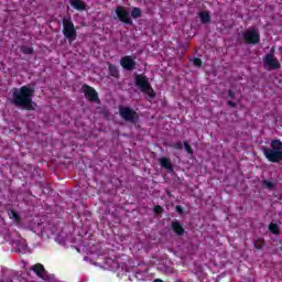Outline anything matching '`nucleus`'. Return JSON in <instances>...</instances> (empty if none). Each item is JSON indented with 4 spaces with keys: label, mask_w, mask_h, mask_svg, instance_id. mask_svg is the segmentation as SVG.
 I'll return each instance as SVG.
<instances>
[{
    "label": "nucleus",
    "mask_w": 282,
    "mask_h": 282,
    "mask_svg": "<svg viewBox=\"0 0 282 282\" xmlns=\"http://www.w3.org/2000/svg\"><path fill=\"white\" fill-rule=\"evenodd\" d=\"M33 94L34 88L30 86H23L20 89L13 90L14 105L21 107V109H26L28 111L36 109V104L32 101Z\"/></svg>",
    "instance_id": "obj_1"
},
{
    "label": "nucleus",
    "mask_w": 282,
    "mask_h": 282,
    "mask_svg": "<svg viewBox=\"0 0 282 282\" xmlns=\"http://www.w3.org/2000/svg\"><path fill=\"white\" fill-rule=\"evenodd\" d=\"M264 158L269 162L279 163L282 160V142L281 140L271 141V148H263Z\"/></svg>",
    "instance_id": "obj_2"
},
{
    "label": "nucleus",
    "mask_w": 282,
    "mask_h": 282,
    "mask_svg": "<svg viewBox=\"0 0 282 282\" xmlns=\"http://www.w3.org/2000/svg\"><path fill=\"white\" fill-rule=\"evenodd\" d=\"M135 84L137 87L143 91V94H147L149 98H155V90L151 88V84H149V80H147V77L144 75H137L135 76Z\"/></svg>",
    "instance_id": "obj_3"
},
{
    "label": "nucleus",
    "mask_w": 282,
    "mask_h": 282,
    "mask_svg": "<svg viewBox=\"0 0 282 282\" xmlns=\"http://www.w3.org/2000/svg\"><path fill=\"white\" fill-rule=\"evenodd\" d=\"M63 34L69 41V43H74V40L77 36L76 29L74 28V22H72L70 18L63 19Z\"/></svg>",
    "instance_id": "obj_4"
},
{
    "label": "nucleus",
    "mask_w": 282,
    "mask_h": 282,
    "mask_svg": "<svg viewBox=\"0 0 282 282\" xmlns=\"http://www.w3.org/2000/svg\"><path fill=\"white\" fill-rule=\"evenodd\" d=\"M0 282H25V280L19 276V273L14 272L13 270L6 269L3 270Z\"/></svg>",
    "instance_id": "obj_5"
},
{
    "label": "nucleus",
    "mask_w": 282,
    "mask_h": 282,
    "mask_svg": "<svg viewBox=\"0 0 282 282\" xmlns=\"http://www.w3.org/2000/svg\"><path fill=\"white\" fill-rule=\"evenodd\" d=\"M264 67L267 69H280L281 63H279V59L274 57V53H269L263 58Z\"/></svg>",
    "instance_id": "obj_6"
},
{
    "label": "nucleus",
    "mask_w": 282,
    "mask_h": 282,
    "mask_svg": "<svg viewBox=\"0 0 282 282\" xmlns=\"http://www.w3.org/2000/svg\"><path fill=\"white\" fill-rule=\"evenodd\" d=\"M243 36L245 41L250 45H257V43H259V31H257V29H249L245 32Z\"/></svg>",
    "instance_id": "obj_7"
},
{
    "label": "nucleus",
    "mask_w": 282,
    "mask_h": 282,
    "mask_svg": "<svg viewBox=\"0 0 282 282\" xmlns=\"http://www.w3.org/2000/svg\"><path fill=\"white\" fill-rule=\"evenodd\" d=\"M120 116L123 120H128L129 122H138V113L130 108H120Z\"/></svg>",
    "instance_id": "obj_8"
},
{
    "label": "nucleus",
    "mask_w": 282,
    "mask_h": 282,
    "mask_svg": "<svg viewBox=\"0 0 282 282\" xmlns=\"http://www.w3.org/2000/svg\"><path fill=\"white\" fill-rule=\"evenodd\" d=\"M116 14L118 19L121 21V23H127L128 25H131V18L129 17V12L124 10V8L118 7L116 9Z\"/></svg>",
    "instance_id": "obj_9"
},
{
    "label": "nucleus",
    "mask_w": 282,
    "mask_h": 282,
    "mask_svg": "<svg viewBox=\"0 0 282 282\" xmlns=\"http://www.w3.org/2000/svg\"><path fill=\"white\" fill-rule=\"evenodd\" d=\"M123 69H133L135 67V61L131 56H126L120 61Z\"/></svg>",
    "instance_id": "obj_10"
},
{
    "label": "nucleus",
    "mask_w": 282,
    "mask_h": 282,
    "mask_svg": "<svg viewBox=\"0 0 282 282\" xmlns=\"http://www.w3.org/2000/svg\"><path fill=\"white\" fill-rule=\"evenodd\" d=\"M83 91L88 100H98V94L89 86H83Z\"/></svg>",
    "instance_id": "obj_11"
},
{
    "label": "nucleus",
    "mask_w": 282,
    "mask_h": 282,
    "mask_svg": "<svg viewBox=\"0 0 282 282\" xmlns=\"http://www.w3.org/2000/svg\"><path fill=\"white\" fill-rule=\"evenodd\" d=\"M70 6L74 10L85 11L87 10V4L83 0H70Z\"/></svg>",
    "instance_id": "obj_12"
},
{
    "label": "nucleus",
    "mask_w": 282,
    "mask_h": 282,
    "mask_svg": "<svg viewBox=\"0 0 282 282\" xmlns=\"http://www.w3.org/2000/svg\"><path fill=\"white\" fill-rule=\"evenodd\" d=\"M106 268L108 270H118V268H120V264H118V262H116V260H113V259H107Z\"/></svg>",
    "instance_id": "obj_13"
},
{
    "label": "nucleus",
    "mask_w": 282,
    "mask_h": 282,
    "mask_svg": "<svg viewBox=\"0 0 282 282\" xmlns=\"http://www.w3.org/2000/svg\"><path fill=\"white\" fill-rule=\"evenodd\" d=\"M160 164L163 169H166V171H173V165L171 164V161L166 158L160 159Z\"/></svg>",
    "instance_id": "obj_14"
},
{
    "label": "nucleus",
    "mask_w": 282,
    "mask_h": 282,
    "mask_svg": "<svg viewBox=\"0 0 282 282\" xmlns=\"http://www.w3.org/2000/svg\"><path fill=\"white\" fill-rule=\"evenodd\" d=\"M199 19L202 23H208V21H210V13H208L207 11H203L199 13Z\"/></svg>",
    "instance_id": "obj_15"
},
{
    "label": "nucleus",
    "mask_w": 282,
    "mask_h": 282,
    "mask_svg": "<svg viewBox=\"0 0 282 282\" xmlns=\"http://www.w3.org/2000/svg\"><path fill=\"white\" fill-rule=\"evenodd\" d=\"M172 228L176 235H183L184 234V228H182V225L180 223H173Z\"/></svg>",
    "instance_id": "obj_16"
},
{
    "label": "nucleus",
    "mask_w": 282,
    "mask_h": 282,
    "mask_svg": "<svg viewBox=\"0 0 282 282\" xmlns=\"http://www.w3.org/2000/svg\"><path fill=\"white\" fill-rule=\"evenodd\" d=\"M269 230L270 232H272L273 235H279V226L274 223H271L269 225Z\"/></svg>",
    "instance_id": "obj_17"
},
{
    "label": "nucleus",
    "mask_w": 282,
    "mask_h": 282,
    "mask_svg": "<svg viewBox=\"0 0 282 282\" xmlns=\"http://www.w3.org/2000/svg\"><path fill=\"white\" fill-rule=\"evenodd\" d=\"M9 217H10V219H13V221H15V224H19V221H20V218H19V214H17V212H10L9 213Z\"/></svg>",
    "instance_id": "obj_18"
},
{
    "label": "nucleus",
    "mask_w": 282,
    "mask_h": 282,
    "mask_svg": "<svg viewBox=\"0 0 282 282\" xmlns=\"http://www.w3.org/2000/svg\"><path fill=\"white\" fill-rule=\"evenodd\" d=\"M135 279H138V281H144L147 279V272L138 271L135 273Z\"/></svg>",
    "instance_id": "obj_19"
},
{
    "label": "nucleus",
    "mask_w": 282,
    "mask_h": 282,
    "mask_svg": "<svg viewBox=\"0 0 282 282\" xmlns=\"http://www.w3.org/2000/svg\"><path fill=\"white\" fill-rule=\"evenodd\" d=\"M109 73L117 78L118 76V67L113 66V65H109Z\"/></svg>",
    "instance_id": "obj_20"
},
{
    "label": "nucleus",
    "mask_w": 282,
    "mask_h": 282,
    "mask_svg": "<svg viewBox=\"0 0 282 282\" xmlns=\"http://www.w3.org/2000/svg\"><path fill=\"white\" fill-rule=\"evenodd\" d=\"M141 11L138 8H133L131 12L132 19H139Z\"/></svg>",
    "instance_id": "obj_21"
},
{
    "label": "nucleus",
    "mask_w": 282,
    "mask_h": 282,
    "mask_svg": "<svg viewBox=\"0 0 282 282\" xmlns=\"http://www.w3.org/2000/svg\"><path fill=\"white\" fill-rule=\"evenodd\" d=\"M184 147H185V151L187 153H189V155H193V148H191V145H188V143H184Z\"/></svg>",
    "instance_id": "obj_22"
},
{
    "label": "nucleus",
    "mask_w": 282,
    "mask_h": 282,
    "mask_svg": "<svg viewBox=\"0 0 282 282\" xmlns=\"http://www.w3.org/2000/svg\"><path fill=\"white\" fill-rule=\"evenodd\" d=\"M193 64L195 65V67H202V59H199V58H194V59H193Z\"/></svg>",
    "instance_id": "obj_23"
},
{
    "label": "nucleus",
    "mask_w": 282,
    "mask_h": 282,
    "mask_svg": "<svg viewBox=\"0 0 282 282\" xmlns=\"http://www.w3.org/2000/svg\"><path fill=\"white\" fill-rule=\"evenodd\" d=\"M263 186H264L265 188H272L273 184H272V182H270V181H263Z\"/></svg>",
    "instance_id": "obj_24"
},
{
    "label": "nucleus",
    "mask_w": 282,
    "mask_h": 282,
    "mask_svg": "<svg viewBox=\"0 0 282 282\" xmlns=\"http://www.w3.org/2000/svg\"><path fill=\"white\" fill-rule=\"evenodd\" d=\"M22 52H23L24 54H32V47H31V46H29V47H23V48H22Z\"/></svg>",
    "instance_id": "obj_25"
},
{
    "label": "nucleus",
    "mask_w": 282,
    "mask_h": 282,
    "mask_svg": "<svg viewBox=\"0 0 282 282\" xmlns=\"http://www.w3.org/2000/svg\"><path fill=\"white\" fill-rule=\"evenodd\" d=\"M154 213H155L156 215H160V213H162V207H161V206H155V207H154Z\"/></svg>",
    "instance_id": "obj_26"
},
{
    "label": "nucleus",
    "mask_w": 282,
    "mask_h": 282,
    "mask_svg": "<svg viewBox=\"0 0 282 282\" xmlns=\"http://www.w3.org/2000/svg\"><path fill=\"white\" fill-rule=\"evenodd\" d=\"M174 147L175 149H182V143H176Z\"/></svg>",
    "instance_id": "obj_27"
},
{
    "label": "nucleus",
    "mask_w": 282,
    "mask_h": 282,
    "mask_svg": "<svg viewBox=\"0 0 282 282\" xmlns=\"http://www.w3.org/2000/svg\"><path fill=\"white\" fill-rule=\"evenodd\" d=\"M177 213H182V206H176Z\"/></svg>",
    "instance_id": "obj_28"
},
{
    "label": "nucleus",
    "mask_w": 282,
    "mask_h": 282,
    "mask_svg": "<svg viewBox=\"0 0 282 282\" xmlns=\"http://www.w3.org/2000/svg\"><path fill=\"white\" fill-rule=\"evenodd\" d=\"M228 104L230 105V107H235V102L229 101Z\"/></svg>",
    "instance_id": "obj_29"
},
{
    "label": "nucleus",
    "mask_w": 282,
    "mask_h": 282,
    "mask_svg": "<svg viewBox=\"0 0 282 282\" xmlns=\"http://www.w3.org/2000/svg\"><path fill=\"white\" fill-rule=\"evenodd\" d=\"M153 282H164V281H162V280H160V279H156V280H154Z\"/></svg>",
    "instance_id": "obj_30"
},
{
    "label": "nucleus",
    "mask_w": 282,
    "mask_h": 282,
    "mask_svg": "<svg viewBox=\"0 0 282 282\" xmlns=\"http://www.w3.org/2000/svg\"><path fill=\"white\" fill-rule=\"evenodd\" d=\"M254 247H256V248H261V247H259V246H257V245H254Z\"/></svg>",
    "instance_id": "obj_31"
}]
</instances>
